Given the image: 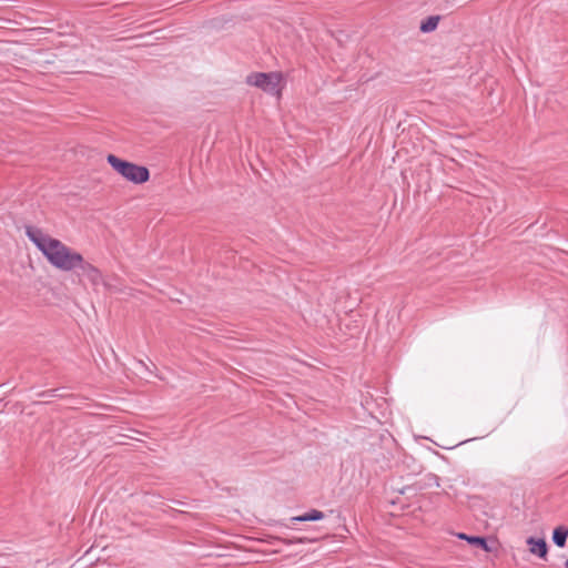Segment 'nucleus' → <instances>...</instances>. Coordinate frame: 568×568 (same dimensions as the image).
Masks as SVG:
<instances>
[{
	"instance_id": "1",
	"label": "nucleus",
	"mask_w": 568,
	"mask_h": 568,
	"mask_svg": "<svg viewBox=\"0 0 568 568\" xmlns=\"http://www.w3.org/2000/svg\"><path fill=\"white\" fill-rule=\"evenodd\" d=\"M26 235L55 268L70 272L81 265L83 256L60 240L43 233L37 226L26 225Z\"/></svg>"
},
{
	"instance_id": "2",
	"label": "nucleus",
	"mask_w": 568,
	"mask_h": 568,
	"mask_svg": "<svg viewBox=\"0 0 568 568\" xmlns=\"http://www.w3.org/2000/svg\"><path fill=\"white\" fill-rule=\"evenodd\" d=\"M106 161L116 173L134 184H143L150 180V170L146 166L120 159L114 154H109Z\"/></svg>"
},
{
	"instance_id": "3",
	"label": "nucleus",
	"mask_w": 568,
	"mask_h": 568,
	"mask_svg": "<svg viewBox=\"0 0 568 568\" xmlns=\"http://www.w3.org/2000/svg\"><path fill=\"white\" fill-rule=\"evenodd\" d=\"M283 75L281 72H252L246 77V83L270 94H280Z\"/></svg>"
},
{
	"instance_id": "4",
	"label": "nucleus",
	"mask_w": 568,
	"mask_h": 568,
	"mask_svg": "<svg viewBox=\"0 0 568 568\" xmlns=\"http://www.w3.org/2000/svg\"><path fill=\"white\" fill-rule=\"evenodd\" d=\"M77 268L81 271V275L87 277L93 286H98L100 284H104L106 286L103 282L101 271L84 258L81 265H78Z\"/></svg>"
},
{
	"instance_id": "5",
	"label": "nucleus",
	"mask_w": 568,
	"mask_h": 568,
	"mask_svg": "<svg viewBox=\"0 0 568 568\" xmlns=\"http://www.w3.org/2000/svg\"><path fill=\"white\" fill-rule=\"evenodd\" d=\"M529 551L541 559H546L548 555V545L544 538L528 537L526 540Z\"/></svg>"
},
{
	"instance_id": "6",
	"label": "nucleus",
	"mask_w": 568,
	"mask_h": 568,
	"mask_svg": "<svg viewBox=\"0 0 568 568\" xmlns=\"http://www.w3.org/2000/svg\"><path fill=\"white\" fill-rule=\"evenodd\" d=\"M457 537L459 539L467 540L468 544H470L471 546L480 548V549H483L486 552H490L491 551V547L488 545V540H487L486 537H483V536H469V535H466L464 532H459L457 535Z\"/></svg>"
},
{
	"instance_id": "7",
	"label": "nucleus",
	"mask_w": 568,
	"mask_h": 568,
	"mask_svg": "<svg viewBox=\"0 0 568 568\" xmlns=\"http://www.w3.org/2000/svg\"><path fill=\"white\" fill-rule=\"evenodd\" d=\"M439 19V16H429L423 20L418 27L417 24H414L410 30L414 32L419 31L423 33H429L437 28Z\"/></svg>"
},
{
	"instance_id": "8",
	"label": "nucleus",
	"mask_w": 568,
	"mask_h": 568,
	"mask_svg": "<svg viewBox=\"0 0 568 568\" xmlns=\"http://www.w3.org/2000/svg\"><path fill=\"white\" fill-rule=\"evenodd\" d=\"M551 538H552V542L557 547L564 548L566 546L567 538H568V527L564 526V525H560V526L556 527L552 530V537Z\"/></svg>"
},
{
	"instance_id": "9",
	"label": "nucleus",
	"mask_w": 568,
	"mask_h": 568,
	"mask_svg": "<svg viewBox=\"0 0 568 568\" xmlns=\"http://www.w3.org/2000/svg\"><path fill=\"white\" fill-rule=\"evenodd\" d=\"M38 396L44 399L43 403H50L51 398L53 397L68 398L71 397L72 395L65 393L63 388H53L43 390L39 393Z\"/></svg>"
},
{
	"instance_id": "10",
	"label": "nucleus",
	"mask_w": 568,
	"mask_h": 568,
	"mask_svg": "<svg viewBox=\"0 0 568 568\" xmlns=\"http://www.w3.org/2000/svg\"><path fill=\"white\" fill-rule=\"evenodd\" d=\"M276 539L284 545L308 544V542H316L320 540L318 537H312V536H293L291 538L277 537Z\"/></svg>"
},
{
	"instance_id": "11",
	"label": "nucleus",
	"mask_w": 568,
	"mask_h": 568,
	"mask_svg": "<svg viewBox=\"0 0 568 568\" xmlns=\"http://www.w3.org/2000/svg\"><path fill=\"white\" fill-rule=\"evenodd\" d=\"M325 517V514L317 509H312L301 516L292 517V521H314V520H321Z\"/></svg>"
},
{
	"instance_id": "12",
	"label": "nucleus",
	"mask_w": 568,
	"mask_h": 568,
	"mask_svg": "<svg viewBox=\"0 0 568 568\" xmlns=\"http://www.w3.org/2000/svg\"><path fill=\"white\" fill-rule=\"evenodd\" d=\"M156 31H158L156 29L145 30V31L140 32L138 36H148V37H151V36H154Z\"/></svg>"
},
{
	"instance_id": "13",
	"label": "nucleus",
	"mask_w": 568,
	"mask_h": 568,
	"mask_svg": "<svg viewBox=\"0 0 568 568\" xmlns=\"http://www.w3.org/2000/svg\"><path fill=\"white\" fill-rule=\"evenodd\" d=\"M565 568H568V559L564 564Z\"/></svg>"
}]
</instances>
